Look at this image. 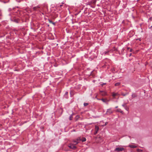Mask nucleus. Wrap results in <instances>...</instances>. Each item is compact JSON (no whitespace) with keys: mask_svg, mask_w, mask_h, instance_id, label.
Wrapping results in <instances>:
<instances>
[{"mask_svg":"<svg viewBox=\"0 0 152 152\" xmlns=\"http://www.w3.org/2000/svg\"><path fill=\"white\" fill-rule=\"evenodd\" d=\"M118 106H116V107H115V108H118Z\"/></svg>","mask_w":152,"mask_h":152,"instance_id":"c85d7f7f","label":"nucleus"},{"mask_svg":"<svg viewBox=\"0 0 152 152\" xmlns=\"http://www.w3.org/2000/svg\"><path fill=\"white\" fill-rule=\"evenodd\" d=\"M114 69H112V71H114Z\"/></svg>","mask_w":152,"mask_h":152,"instance_id":"7c9ffc66","label":"nucleus"},{"mask_svg":"<svg viewBox=\"0 0 152 152\" xmlns=\"http://www.w3.org/2000/svg\"><path fill=\"white\" fill-rule=\"evenodd\" d=\"M114 69H112V71H114Z\"/></svg>","mask_w":152,"mask_h":152,"instance_id":"c756f323","label":"nucleus"},{"mask_svg":"<svg viewBox=\"0 0 152 152\" xmlns=\"http://www.w3.org/2000/svg\"><path fill=\"white\" fill-rule=\"evenodd\" d=\"M105 84H106V83H103V84H101V85H102V86H103V85H105Z\"/></svg>","mask_w":152,"mask_h":152,"instance_id":"b1692460","label":"nucleus"},{"mask_svg":"<svg viewBox=\"0 0 152 152\" xmlns=\"http://www.w3.org/2000/svg\"><path fill=\"white\" fill-rule=\"evenodd\" d=\"M68 94V92H66L65 94Z\"/></svg>","mask_w":152,"mask_h":152,"instance_id":"bb28decb","label":"nucleus"},{"mask_svg":"<svg viewBox=\"0 0 152 152\" xmlns=\"http://www.w3.org/2000/svg\"><path fill=\"white\" fill-rule=\"evenodd\" d=\"M72 132H75V129H73L72 130Z\"/></svg>","mask_w":152,"mask_h":152,"instance_id":"a878e982","label":"nucleus"},{"mask_svg":"<svg viewBox=\"0 0 152 152\" xmlns=\"http://www.w3.org/2000/svg\"><path fill=\"white\" fill-rule=\"evenodd\" d=\"M132 97L133 98H134L137 96V95L135 94H132Z\"/></svg>","mask_w":152,"mask_h":152,"instance_id":"4468645a","label":"nucleus"},{"mask_svg":"<svg viewBox=\"0 0 152 152\" xmlns=\"http://www.w3.org/2000/svg\"><path fill=\"white\" fill-rule=\"evenodd\" d=\"M99 127L98 126H95V131L98 132V131L99 130Z\"/></svg>","mask_w":152,"mask_h":152,"instance_id":"9b49d317","label":"nucleus"},{"mask_svg":"<svg viewBox=\"0 0 152 152\" xmlns=\"http://www.w3.org/2000/svg\"><path fill=\"white\" fill-rule=\"evenodd\" d=\"M40 8L39 7V6H37L36 7H33V9L34 11H39V8Z\"/></svg>","mask_w":152,"mask_h":152,"instance_id":"7ed1b4c3","label":"nucleus"},{"mask_svg":"<svg viewBox=\"0 0 152 152\" xmlns=\"http://www.w3.org/2000/svg\"><path fill=\"white\" fill-rule=\"evenodd\" d=\"M89 5H90V7H92V8H94L95 7L94 6H92L91 4H88Z\"/></svg>","mask_w":152,"mask_h":152,"instance_id":"412c9836","label":"nucleus"},{"mask_svg":"<svg viewBox=\"0 0 152 152\" xmlns=\"http://www.w3.org/2000/svg\"><path fill=\"white\" fill-rule=\"evenodd\" d=\"M128 94V93H124L123 92H121V95L124 96H125L126 95H127Z\"/></svg>","mask_w":152,"mask_h":152,"instance_id":"9d476101","label":"nucleus"},{"mask_svg":"<svg viewBox=\"0 0 152 152\" xmlns=\"http://www.w3.org/2000/svg\"><path fill=\"white\" fill-rule=\"evenodd\" d=\"M100 94L102 96H105L106 94V93L105 91H100Z\"/></svg>","mask_w":152,"mask_h":152,"instance_id":"423d86ee","label":"nucleus"},{"mask_svg":"<svg viewBox=\"0 0 152 152\" xmlns=\"http://www.w3.org/2000/svg\"><path fill=\"white\" fill-rule=\"evenodd\" d=\"M118 95V94L117 93H113L112 96H113V97L114 98H115V96Z\"/></svg>","mask_w":152,"mask_h":152,"instance_id":"6e6552de","label":"nucleus"},{"mask_svg":"<svg viewBox=\"0 0 152 152\" xmlns=\"http://www.w3.org/2000/svg\"><path fill=\"white\" fill-rule=\"evenodd\" d=\"M97 132H96L95 131V132L94 133V135L96 134L97 133Z\"/></svg>","mask_w":152,"mask_h":152,"instance_id":"4be33fe9","label":"nucleus"},{"mask_svg":"<svg viewBox=\"0 0 152 152\" xmlns=\"http://www.w3.org/2000/svg\"><path fill=\"white\" fill-rule=\"evenodd\" d=\"M137 151L138 152H142V150H140V149H137Z\"/></svg>","mask_w":152,"mask_h":152,"instance_id":"aec40b11","label":"nucleus"},{"mask_svg":"<svg viewBox=\"0 0 152 152\" xmlns=\"http://www.w3.org/2000/svg\"><path fill=\"white\" fill-rule=\"evenodd\" d=\"M129 146L132 148H136V147H137V146H136L134 145H129Z\"/></svg>","mask_w":152,"mask_h":152,"instance_id":"f8f14e48","label":"nucleus"},{"mask_svg":"<svg viewBox=\"0 0 152 152\" xmlns=\"http://www.w3.org/2000/svg\"><path fill=\"white\" fill-rule=\"evenodd\" d=\"M127 103H124L122 105V106L125 108L126 106H127Z\"/></svg>","mask_w":152,"mask_h":152,"instance_id":"2eb2a0df","label":"nucleus"},{"mask_svg":"<svg viewBox=\"0 0 152 152\" xmlns=\"http://www.w3.org/2000/svg\"><path fill=\"white\" fill-rule=\"evenodd\" d=\"M49 22L50 23H52L54 25H55V23H53V22L51 20H49Z\"/></svg>","mask_w":152,"mask_h":152,"instance_id":"f3484780","label":"nucleus"},{"mask_svg":"<svg viewBox=\"0 0 152 152\" xmlns=\"http://www.w3.org/2000/svg\"><path fill=\"white\" fill-rule=\"evenodd\" d=\"M62 6V5H60V7H61Z\"/></svg>","mask_w":152,"mask_h":152,"instance_id":"2f4dec72","label":"nucleus"},{"mask_svg":"<svg viewBox=\"0 0 152 152\" xmlns=\"http://www.w3.org/2000/svg\"><path fill=\"white\" fill-rule=\"evenodd\" d=\"M108 52H109V51H105L104 53L105 54H107L108 53Z\"/></svg>","mask_w":152,"mask_h":152,"instance_id":"5701e85b","label":"nucleus"},{"mask_svg":"<svg viewBox=\"0 0 152 152\" xmlns=\"http://www.w3.org/2000/svg\"><path fill=\"white\" fill-rule=\"evenodd\" d=\"M73 113H72V114L71 115L69 116V119L70 120H72V115Z\"/></svg>","mask_w":152,"mask_h":152,"instance_id":"ddd939ff","label":"nucleus"},{"mask_svg":"<svg viewBox=\"0 0 152 152\" xmlns=\"http://www.w3.org/2000/svg\"><path fill=\"white\" fill-rule=\"evenodd\" d=\"M124 108L125 109L127 110V111H128L129 110V108L128 107H127V106H126L125 108Z\"/></svg>","mask_w":152,"mask_h":152,"instance_id":"a211bd4d","label":"nucleus"},{"mask_svg":"<svg viewBox=\"0 0 152 152\" xmlns=\"http://www.w3.org/2000/svg\"><path fill=\"white\" fill-rule=\"evenodd\" d=\"M113 113L112 110L111 109H108L107 111V112L106 113L107 114H110L112 113Z\"/></svg>","mask_w":152,"mask_h":152,"instance_id":"20e7f679","label":"nucleus"},{"mask_svg":"<svg viewBox=\"0 0 152 152\" xmlns=\"http://www.w3.org/2000/svg\"><path fill=\"white\" fill-rule=\"evenodd\" d=\"M100 100H102L103 102L106 103L107 104H108L107 102H108V101L107 99H100Z\"/></svg>","mask_w":152,"mask_h":152,"instance_id":"0eeeda50","label":"nucleus"},{"mask_svg":"<svg viewBox=\"0 0 152 152\" xmlns=\"http://www.w3.org/2000/svg\"><path fill=\"white\" fill-rule=\"evenodd\" d=\"M132 49H130V52H132Z\"/></svg>","mask_w":152,"mask_h":152,"instance_id":"393cba45","label":"nucleus"},{"mask_svg":"<svg viewBox=\"0 0 152 152\" xmlns=\"http://www.w3.org/2000/svg\"><path fill=\"white\" fill-rule=\"evenodd\" d=\"M88 105V103H84V105L85 106H87Z\"/></svg>","mask_w":152,"mask_h":152,"instance_id":"6ab92c4d","label":"nucleus"},{"mask_svg":"<svg viewBox=\"0 0 152 152\" xmlns=\"http://www.w3.org/2000/svg\"><path fill=\"white\" fill-rule=\"evenodd\" d=\"M68 147L72 149H75L76 148V147L73 144H70L68 145Z\"/></svg>","mask_w":152,"mask_h":152,"instance_id":"39448f33","label":"nucleus"},{"mask_svg":"<svg viewBox=\"0 0 152 152\" xmlns=\"http://www.w3.org/2000/svg\"><path fill=\"white\" fill-rule=\"evenodd\" d=\"M124 149L122 147H118L116 148L114 150V151L117 152H119L120 151H122L124 150Z\"/></svg>","mask_w":152,"mask_h":152,"instance_id":"f03ea898","label":"nucleus"},{"mask_svg":"<svg viewBox=\"0 0 152 152\" xmlns=\"http://www.w3.org/2000/svg\"><path fill=\"white\" fill-rule=\"evenodd\" d=\"M131 55H132V53H130V54H129V56H131Z\"/></svg>","mask_w":152,"mask_h":152,"instance_id":"cd10ccee","label":"nucleus"},{"mask_svg":"<svg viewBox=\"0 0 152 152\" xmlns=\"http://www.w3.org/2000/svg\"><path fill=\"white\" fill-rule=\"evenodd\" d=\"M120 84H121L120 83H119V82L115 84V86H119Z\"/></svg>","mask_w":152,"mask_h":152,"instance_id":"dca6fc26","label":"nucleus"},{"mask_svg":"<svg viewBox=\"0 0 152 152\" xmlns=\"http://www.w3.org/2000/svg\"><path fill=\"white\" fill-rule=\"evenodd\" d=\"M86 138L85 137H83L82 139H77L76 140L74 141V145L77 144L80 141H82V142H85L86 141Z\"/></svg>","mask_w":152,"mask_h":152,"instance_id":"f257e3e1","label":"nucleus"},{"mask_svg":"<svg viewBox=\"0 0 152 152\" xmlns=\"http://www.w3.org/2000/svg\"><path fill=\"white\" fill-rule=\"evenodd\" d=\"M117 112H120L121 113L123 114L124 113V112L122 110L120 109H118L116 110Z\"/></svg>","mask_w":152,"mask_h":152,"instance_id":"1a4fd4ad","label":"nucleus"}]
</instances>
